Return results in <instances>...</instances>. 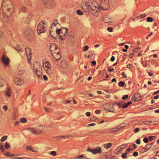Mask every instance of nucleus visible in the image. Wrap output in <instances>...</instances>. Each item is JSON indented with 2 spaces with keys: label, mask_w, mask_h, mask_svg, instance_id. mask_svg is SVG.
Here are the masks:
<instances>
[{
  "label": "nucleus",
  "mask_w": 159,
  "mask_h": 159,
  "mask_svg": "<svg viewBox=\"0 0 159 159\" xmlns=\"http://www.w3.org/2000/svg\"><path fill=\"white\" fill-rule=\"evenodd\" d=\"M14 10V4L10 0H4L2 3V11L0 10V19L4 20L10 16Z\"/></svg>",
  "instance_id": "1"
},
{
  "label": "nucleus",
  "mask_w": 159,
  "mask_h": 159,
  "mask_svg": "<svg viewBox=\"0 0 159 159\" xmlns=\"http://www.w3.org/2000/svg\"><path fill=\"white\" fill-rule=\"evenodd\" d=\"M51 127L49 125H38L36 128L31 127L26 129L28 131H30L34 134H39L43 132L46 131L48 130H52Z\"/></svg>",
  "instance_id": "2"
},
{
  "label": "nucleus",
  "mask_w": 159,
  "mask_h": 159,
  "mask_svg": "<svg viewBox=\"0 0 159 159\" xmlns=\"http://www.w3.org/2000/svg\"><path fill=\"white\" fill-rule=\"evenodd\" d=\"M33 66L35 73L39 79H42V67L40 63L35 61L33 63Z\"/></svg>",
  "instance_id": "3"
},
{
  "label": "nucleus",
  "mask_w": 159,
  "mask_h": 159,
  "mask_svg": "<svg viewBox=\"0 0 159 159\" xmlns=\"http://www.w3.org/2000/svg\"><path fill=\"white\" fill-rule=\"evenodd\" d=\"M68 29L66 28H62V29H59L56 30V34L59 36L60 39L64 40L67 36Z\"/></svg>",
  "instance_id": "4"
},
{
  "label": "nucleus",
  "mask_w": 159,
  "mask_h": 159,
  "mask_svg": "<svg viewBox=\"0 0 159 159\" xmlns=\"http://www.w3.org/2000/svg\"><path fill=\"white\" fill-rule=\"evenodd\" d=\"M47 29V25L45 21H42L38 25L37 32L38 34L45 33Z\"/></svg>",
  "instance_id": "5"
},
{
  "label": "nucleus",
  "mask_w": 159,
  "mask_h": 159,
  "mask_svg": "<svg viewBox=\"0 0 159 159\" xmlns=\"http://www.w3.org/2000/svg\"><path fill=\"white\" fill-rule=\"evenodd\" d=\"M88 2L90 9L93 11H95L96 12L98 13L99 11V9L97 2L93 0H90Z\"/></svg>",
  "instance_id": "6"
},
{
  "label": "nucleus",
  "mask_w": 159,
  "mask_h": 159,
  "mask_svg": "<svg viewBox=\"0 0 159 159\" xmlns=\"http://www.w3.org/2000/svg\"><path fill=\"white\" fill-rule=\"evenodd\" d=\"M43 66L45 72L48 74L50 75L52 73L51 65L48 61L46 60L43 61Z\"/></svg>",
  "instance_id": "7"
},
{
  "label": "nucleus",
  "mask_w": 159,
  "mask_h": 159,
  "mask_svg": "<svg viewBox=\"0 0 159 159\" xmlns=\"http://www.w3.org/2000/svg\"><path fill=\"white\" fill-rule=\"evenodd\" d=\"M100 8L102 10L106 11L109 8V1L107 0H102L100 3Z\"/></svg>",
  "instance_id": "8"
},
{
  "label": "nucleus",
  "mask_w": 159,
  "mask_h": 159,
  "mask_svg": "<svg viewBox=\"0 0 159 159\" xmlns=\"http://www.w3.org/2000/svg\"><path fill=\"white\" fill-rule=\"evenodd\" d=\"M114 106L113 104L107 103L104 104L103 107L107 111L114 112L115 111Z\"/></svg>",
  "instance_id": "9"
},
{
  "label": "nucleus",
  "mask_w": 159,
  "mask_h": 159,
  "mask_svg": "<svg viewBox=\"0 0 159 159\" xmlns=\"http://www.w3.org/2000/svg\"><path fill=\"white\" fill-rule=\"evenodd\" d=\"M26 37L29 40H31L34 38V32L31 30H28L25 32Z\"/></svg>",
  "instance_id": "10"
},
{
  "label": "nucleus",
  "mask_w": 159,
  "mask_h": 159,
  "mask_svg": "<svg viewBox=\"0 0 159 159\" xmlns=\"http://www.w3.org/2000/svg\"><path fill=\"white\" fill-rule=\"evenodd\" d=\"M54 2L52 0H44L43 6L47 8H50L53 6Z\"/></svg>",
  "instance_id": "11"
},
{
  "label": "nucleus",
  "mask_w": 159,
  "mask_h": 159,
  "mask_svg": "<svg viewBox=\"0 0 159 159\" xmlns=\"http://www.w3.org/2000/svg\"><path fill=\"white\" fill-rule=\"evenodd\" d=\"M87 151L91 152L93 153L96 154L98 153H100L101 152V149L99 147H97L95 149H91L89 148H88L87 149Z\"/></svg>",
  "instance_id": "12"
},
{
  "label": "nucleus",
  "mask_w": 159,
  "mask_h": 159,
  "mask_svg": "<svg viewBox=\"0 0 159 159\" xmlns=\"http://www.w3.org/2000/svg\"><path fill=\"white\" fill-rule=\"evenodd\" d=\"M15 84L17 85H21L23 84L24 81L23 79L19 77H16L14 79Z\"/></svg>",
  "instance_id": "13"
},
{
  "label": "nucleus",
  "mask_w": 159,
  "mask_h": 159,
  "mask_svg": "<svg viewBox=\"0 0 159 159\" xmlns=\"http://www.w3.org/2000/svg\"><path fill=\"white\" fill-rule=\"evenodd\" d=\"M25 54L27 55V60L29 63L31 62L30 59H31V52L29 48H26L25 49Z\"/></svg>",
  "instance_id": "14"
},
{
  "label": "nucleus",
  "mask_w": 159,
  "mask_h": 159,
  "mask_svg": "<svg viewBox=\"0 0 159 159\" xmlns=\"http://www.w3.org/2000/svg\"><path fill=\"white\" fill-rule=\"evenodd\" d=\"M2 61L3 63L6 66H7L8 64L9 63L10 60L9 58L6 56L5 55H3L1 57Z\"/></svg>",
  "instance_id": "15"
},
{
  "label": "nucleus",
  "mask_w": 159,
  "mask_h": 159,
  "mask_svg": "<svg viewBox=\"0 0 159 159\" xmlns=\"http://www.w3.org/2000/svg\"><path fill=\"white\" fill-rule=\"evenodd\" d=\"M82 7L84 11L87 12L90 11V8L88 1V3H85L82 5Z\"/></svg>",
  "instance_id": "16"
},
{
  "label": "nucleus",
  "mask_w": 159,
  "mask_h": 159,
  "mask_svg": "<svg viewBox=\"0 0 159 159\" xmlns=\"http://www.w3.org/2000/svg\"><path fill=\"white\" fill-rule=\"evenodd\" d=\"M5 95L8 98L11 97L12 96V91L9 88H8L6 89L5 92Z\"/></svg>",
  "instance_id": "17"
},
{
  "label": "nucleus",
  "mask_w": 159,
  "mask_h": 159,
  "mask_svg": "<svg viewBox=\"0 0 159 159\" xmlns=\"http://www.w3.org/2000/svg\"><path fill=\"white\" fill-rule=\"evenodd\" d=\"M52 55L54 59L57 61L59 60L61 57V55L58 52L53 53Z\"/></svg>",
  "instance_id": "18"
},
{
  "label": "nucleus",
  "mask_w": 159,
  "mask_h": 159,
  "mask_svg": "<svg viewBox=\"0 0 159 159\" xmlns=\"http://www.w3.org/2000/svg\"><path fill=\"white\" fill-rule=\"evenodd\" d=\"M57 47L54 43H51L50 46V50H51V53H52V51L56 50L57 49Z\"/></svg>",
  "instance_id": "19"
},
{
  "label": "nucleus",
  "mask_w": 159,
  "mask_h": 159,
  "mask_svg": "<svg viewBox=\"0 0 159 159\" xmlns=\"http://www.w3.org/2000/svg\"><path fill=\"white\" fill-rule=\"evenodd\" d=\"M112 19L110 16H107L104 19V21L106 23H110L112 22Z\"/></svg>",
  "instance_id": "20"
},
{
  "label": "nucleus",
  "mask_w": 159,
  "mask_h": 159,
  "mask_svg": "<svg viewBox=\"0 0 159 159\" xmlns=\"http://www.w3.org/2000/svg\"><path fill=\"white\" fill-rule=\"evenodd\" d=\"M119 129H120V127H117L116 128L109 129L108 132L112 133L117 131Z\"/></svg>",
  "instance_id": "21"
},
{
  "label": "nucleus",
  "mask_w": 159,
  "mask_h": 159,
  "mask_svg": "<svg viewBox=\"0 0 159 159\" xmlns=\"http://www.w3.org/2000/svg\"><path fill=\"white\" fill-rule=\"evenodd\" d=\"M131 103L132 102L131 101L128 102L127 103H126L125 102H122L121 104L122 106L121 107H122L123 108H125L128 107L129 105L131 104Z\"/></svg>",
  "instance_id": "22"
},
{
  "label": "nucleus",
  "mask_w": 159,
  "mask_h": 159,
  "mask_svg": "<svg viewBox=\"0 0 159 159\" xmlns=\"http://www.w3.org/2000/svg\"><path fill=\"white\" fill-rule=\"evenodd\" d=\"M61 66L63 68H66L67 66V61L65 60H62L61 62Z\"/></svg>",
  "instance_id": "23"
},
{
  "label": "nucleus",
  "mask_w": 159,
  "mask_h": 159,
  "mask_svg": "<svg viewBox=\"0 0 159 159\" xmlns=\"http://www.w3.org/2000/svg\"><path fill=\"white\" fill-rule=\"evenodd\" d=\"M56 25H53V23H52V24L51 29H50L49 30L50 35H51V36L53 38L54 37L52 36V32H53V31L55 30L54 27H55Z\"/></svg>",
  "instance_id": "24"
},
{
  "label": "nucleus",
  "mask_w": 159,
  "mask_h": 159,
  "mask_svg": "<svg viewBox=\"0 0 159 159\" xmlns=\"http://www.w3.org/2000/svg\"><path fill=\"white\" fill-rule=\"evenodd\" d=\"M26 149L27 150L32 151L34 152H37L34 151L33 147L30 145L27 146L26 148Z\"/></svg>",
  "instance_id": "25"
},
{
  "label": "nucleus",
  "mask_w": 159,
  "mask_h": 159,
  "mask_svg": "<svg viewBox=\"0 0 159 159\" xmlns=\"http://www.w3.org/2000/svg\"><path fill=\"white\" fill-rule=\"evenodd\" d=\"M124 146L125 147H126L127 145L126 144H123L121 146L118 147L116 149V150L118 152H120L122 149H124V148H122V146Z\"/></svg>",
  "instance_id": "26"
},
{
  "label": "nucleus",
  "mask_w": 159,
  "mask_h": 159,
  "mask_svg": "<svg viewBox=\"0 0 159 159\" xmlns=\"http://www.w3.org/2000/svg\"><path fill=\"white\" fill-rule=\"evenodd\" d=\"M13 48L16 51H18L20 53V52H21L22 51V49L20 48L19 46L18 45L16 47H13Z\"/></svg>",
  "instance_id": "27"
},
{
  "label": "nucleus",
  "mask_w": 159,
  "mask_h": 159,
  "mask_svg": "<svg viewBox=\"0 0 159 159\" xmlns=\"http://www.w3.org/2000/svg\"><path fill=\"white\" fill-rule=\"evenodd\" d=\"M25 72V70L23 69H18V74L19 75H22Z\"/></svg>",
  "instance_id": "28"
},
{
  "label": "nucleus",
  "mask_w": 159,
  "mask_h": 159,
  "mask_svg": "<svg viewBox=\"0 0 159 159\" xmlns=\"http://www.w3.org/2000/svg\"><path fill=\"white\" fill-rule=\"evenodd\" d=\"M112 145V144L111 143H109L107 144H105L104 145V147L105 148L108 149L110 148Z\"/></svg>",
  "instance_id": "29"
},
{
  "label": "nucleus",
  "mask_w": 159,
  "mask_h": 159,
  "mask_svg": "<svg viewBox=\"0 0 159 159\" xmlns=\"http://www.w3.org/2000/svg\"><path fill=\"white\" fill-rule=\"evenodd\" d=\"M152 146V143H149L146 145L145 148H146V150L148 151L149 150Z\"/></svg>",
  "instance_id": "30"
},
{
  "label": "nucleus",
  "mask_w": 159,
  "mask_h": 159,
  "mask_svg": "<svg viewBox=\"0 0 159 159\" xmlns=\"http://www.w3.org/2000/svg\"><path fill=\"white\" fill-rule=\"evenodd\" d=\"M119 85L121 87H125L124 86V85H125V83L123 81H120L119 83Z\"/></svg>",
  "instance_id": "31"
},
{
  "label": "nucleus",
  "mask_w": 159,
  "mask_h": 159,
  "mask_svg": "<svg viewBox=\"0 0 159 159\" xmlns=\"http://www.w3.org/2000/svg\"><path fill=\"white\" fill-rule=\"evenodd\" d=\"M142 64L144 67H146L148 66V63L146 61H144L142 62Z\"/></svg>",
  "instance_id": "32"
},
{
  "label": "nucleus",
  "mask_w": 159,
  "mask_h": 159,
  "mask_svg": "<svg viewBox=\"0 0 159 159\" xmlns=\"http://www.w3.org/2000/svg\"><path fill=\"white\" fill-rule=\"evenodd\" d=\"M4 147L7 149L9 148H10V146L9 143L6 142L5 144Z\"/></svg>",
  "instance_id": "33"
},
{
  "label": "nucleus",
  "mask_w": 159,
  "mask_h": 159,
  "mask_svg": "<svg viewBox=\"0 0 159 159\" xmlns=\"http://www.w3.org/2000/svg\"><path fill=\"white\" fill-rule=\"evenodd\" d=\"M84 158L83 155H80L75 157V159H83Z\"/></svg>",
  "instance_id": "34"
},
{
  "label": "nucleus",
  "mask_w": 159,
  "mask_h": 159,
  "mask_svg": "<svg viewBox=\"0 0 159 159\" xmlns=\"http://www.w3.org/2000/svg\"><path fill=\"white\" fill-rule=\"evenodd\" d=\"M7 138V137L6 136H3L1 139V141L3 142L5 141Z\"/></svg>",
  "instance_id": "35"
},
{
  "label": "nucleus",
  "mask_w": 159,
  "mask_h": 159,
  "mask_svg": "<svg viewBox=\"0 0 159 159\" xmlns=\"http://www.w3.org/2000/svg\"><path fill=\"white\" fill-rule=\"evenodd\" d=\"M20 121L21 122L24 123L26 122L27 120L25 118H22L20 119Z\"/></svg>",
  "instance_id": "36"
},
{
  "label": "nucleus",
  "mask_w": 159,
  "mask_h": 159,
  "mask_svg": "<svg viewBox=\"0 0 159 159\" xmlns=\"http://www.w3.org/2000/svg\"><path fill=\"white\" fill-rule=\"evenodd\" d=\"M68 137H69L68 136H58L57 137V139H59V138H61V139H62V138L66 139V138H68Z\"/></svg>",
  "instance_id": "37"
},
{
  "label": "nucleus",
  "mask_w": 159,
  "mask_h": 159,
  "mask_svg": "<svg viewBox=\"0 0 159 159\" xmlns=\"http://www.w3.org/2000/svg\"><path fill=\"white\" fill-rule=\"evenodd\" d=\"M144 123L146 125H149L152 124V122L151 121H145Z\"/></svg>",
  "instance_id": "38"
},
{
  "label": "nucleus",
  "mask_w": 159,
  "mask_h": 159,
  "mask_svg": "<svg viewBox=\"0 0 159 159\" xmlns=\"http://www.w3.org/2000/svg\"><path fill=\"white\" fill-rule=\"evenodd\" d=\"M147 20L148 22H151L153 21V19L152 17H149L147 18Z\"/></svg>",
  "instance_id": "39"
},
{
  "label": "nucleus",
  "mask_w": 159,
  "mask_h": 159,
  "mask_svg": "<svg viewBox=\"0 0 159 159\" xmlns=\"http://www.w3.org/2000/svg\"><path fill=\"white\" fill-rule=\"evenodd\" d=\"M50 154L53 156H55L56 155V152L55 151H52L50 152Z\"/></svg>",
  "instance_id": "40"
},
{
  "label": "nucleus",
  "mask_w": 159,
  "mask_h": 159,
  "mask_svg": "<svg viewBox=\"0 0 159 159\" xmlns=\"http://www.w3.org/2000/svg\"><path fill=\"white\" fill-rule=\"evenodd\" d=\"M77 13L79 15H82L83 14V13L80 10H78L76 11Z\"/></svg>",
  "instance_id": "41"
},
{
  "label": "nucleus",
  "mask_w": 159,
  "mask_h": 159,
  "mask_svg": "<svg viewBox=\"0 0 159 159\" xmlns=\"http://www.w3.org/2000/svg\"><path fill=\"white\" fill-rule=\"evenodd\" d=\"M20 9L21 10L25 12L26 11V8L24 7H21Z\"/></svg>",
  "instance_id": "42"
},
{
  "label": "nucleus",
  "mask_w": 159,
  "mask_h": 159,
  "mask_svg": "<svg viewBox=\"0 0 159 159\" xmlns=\"http://www.w3.org/2000/svg\"><path fill=\"white\" fill-rule=\"evenodd\" d=\"M146 16V15L145 14H143L140 16H138V18H143Z\"/></svg>",
  "instance_id": "43"
},
{
  "label": "nucleus",
  "mask_w": 159,
  "mask_h": 159,
  "mask_svg": "<svg viewBox=\"0 0 159 159\" xmlns=\"http://www.w3.org/2000/svg\"><path fill=\"white\" fill-rule=\"evenodd\" d=\"M88 48H89L88 46L87 45L85 46V47H84V48H83L84 51V52L87 51L88 50Z\"/></svg>",
  "instance_id": "44"
},
{
  "label": "nucleus",
  "mask_w": 159,
  "mask_h": 159,
  "mask_svg": "<svg viewBox=\"0 0 159 159\" xmlns=\"http://www.w3.org/2000/svg\"><path fill=\"white\" fill-rule=\"evenodd\" d=\"M129 96L128 95H126L123 96L122 99L125 100L127 99L128 98Z\"/></svg>",
  "instance_id": "45"
},
{
  "label": "nucleus",
  "mask_w": 159,
  "mask_h": 159,
  "mask_svg": "<svg viewBox=\"0 0 159 159\" xmlns=\"http://www.w3.org/2000/svg\"><path fill=\"white\" fill-rule=\"evenodd\" d=\"M127 155V153L126 152H125V153H124L122 154V155L121 156V157L123 158H125L126 157Z\"/></svg>",
  "instance_id": "46"
},
{
  "label": "nucleus",
  "mask_w": 159,
  "mask_h": 159,
  "mask_svg": "<svg viewBox=\"0 0 159 159\" xmlns=\"http://www.w3.org/2000/svg\"><path fill=\"white\" fill-rule=\"evenodd\" d=\"M143 141L145 143H147L148 141V139L146 137L143 139Z\"/></svg>",
  "instance_id": "47"
},
{
  "label": "nucleus",
  "mask_w": 159,
  "mask_h": 159,
  "mask_svg": "<svg viewBox=\"0 0 159 159\" xmlns=\"http://www.w3.org/2000/svg\"><path fill=\"white\" fill-rule=\"evenodd\" d=\"M152 159H159V155H157L155 156L154 157H152Z\"/></svg>",
  "instance_id": "48"
},
{
  "label": "nucleus",
  "mask_w": 159,
  "mask_h": 159,
  "mask_svg": "<svg viewBox=\"0 0 159 159\" xmlns=\"http://www.w3.org/2000/svg\"><path fill=\"white\" fill-rule=\"evenodd\" d=\"M53 25H56L57 24H59V23H58L57 21V20H54L53 21Z\"/></svg>",
  "instance_id": "49"
},
{
  "label": "nucleus",
  "mask_w": 159,
  "mask_h": 159,
  "mask_svg": "<svg viewBox=\"0 0 159 159\" xmlns=\"http://www.w3.org/2000/svg\"><path fill=\"white\" fill-rule=\"evenodd\" d=\"M0 149L1 151L2 152H4L5 150L4 148H3V145H0Z\"/></svg>",
  "instance_id": "50"
},
{
  "label": "nucleus",
  "mask_w": 159,
  "mask_h": 159,
  "mask_svg": "<svg viewBox=\"0 0 159 159\" xmlns=\"http://www.w3.org/2000/svg\"><path fill=\"white\" fill-rule=\"evenodd\" d=\"M14 158L16 159H24L25 158H26V157H14Z\"/></svg>",
  "instance_id": "51"
},
{
  "label": "nucleus",
  "mask_w": 159,
  "mask_h": 159,
  "mask_svg": "<svg viewBox=\"0 0 159 159\" xmlns=\"http://www.w3.org/2000/svg\"><path fill=\"white\" fill-rule=\"evenodd\" d=\"M125 125V124H121L120 126H118L117 127H120V129L121 128L124 127Z\"/></svg>",
  "instance_id": "52"
},
{
  "label": "nucleus",
  "mask_w": 159,
  "mask_h": 159,
  "mask_svg": "<svg viewBox=\"0 0 159 159\" xmlns=\"http://www.w3.org/2000/svg\"><path fill=\"white\" fill-rule=\"evenodd\" d=\"M155 136H150L149 137V139L150 140H152L154 139Z\"/></svg>",
  "instance_id": "53"
},
{
  "label": "nucleus",
  "mask_w": 159,
  "mask_h": 159,
  "mask_svg": "<svg viewBox=\"0 0 159 159\" xmlns=\"http://www.w3.org/2000/svg\"><path fill=\"white\" fill-rule=\"evenodd\" d=\"M3 109L5 111H7V107L5 105L3 107Z\"/></svg>",
  "instance_id": "54"
},
{
  "label": "nucleus",
  "mask_w": 159,
  "mask_h": 159,
  "mask_svg": "<svg viewBox=\"0 0 159 159\" xmlns=\"http://www.w3.org/2000/svg\"><path fill=\"white\" fill-rule=\"evenodd\" d=\"M139 131V128H136L134 130V131L135 133H136Z\"/></svg>",
  "instance_id": "55"
},
{
  "label": "nucleus",
  "mask_w": 159,
  "mask_h": 159,
  "mask_svg": "<svg viewBox=\"0 0 159 159\" xmlns=\"http://www.w3.org/2000/svg\"><path fill=\"white\" fill-rule=\"evenodd\" d=\"M16 155L15 154H9V157L10 158L12 157L15 156H16Z\"/></svg>",
  "instance_id": "56"
},
{
  "label": "nucleus",
  "mask_w": 159,
  "mask_h": 159,
  "mask_svg": "<svg viewBox=\"0 0 159 159\" xmlns=\"http://www.w3.org/2000/svg\"><path fill=\"white\" fill-rule=\"evenodd\" d=\"M9 154H10L9 153V152L8 151L6 152H4L5 155L7 157H9Z\"/></svg>",
  "instance_id": "57"
},
{
  "label": "nucleus",
  "mask_w": 159,
  "mask_h": 159,
  "mask_svg": "<svg viewBox=\"0 0 159 159\" xmlns=\"http://www.w3.org/2000/svg\"><path fill=\"white\" fill-rule=\"evenodd\" d=\"M107 30L110 32H111L112 31V28L111 27H108L107 29Z\"/></svg>",
  "instance_id": "58"
},
{
  "label": "nucleus",
  "mask_w": 159,
  "mask_h": 159,
  "mask_svg": "<svg viewBox=\"0 0 159 159\" xmlns=\"http://www.w3.org/2000/svg\"><path fill=\"white\" fill-rule=\"evenodd\" d=\"M138 155V153L137 152H135L133 154V155L134 157L137 156Z\"/></svg>",
  "instance_id": "59"
},
{
  "label": "nucleus",
  "mask_w": 159,
  "mask_h": 159,
  "mask_svg": "<svg viewBox=\"0 0 159 159\" xmlns=\"http://www.w3.org/2000/svg\"><path fill=\"white\" fill-rule=\"evenodd\" d=\"M97 119V118L95 117H93L90 118V120L92 121L95 120H96Z\"/></svg>",
  "instance_id": "60"
},
{
  "label": "nucleus",
  "mask_w": 159,
  "mask_h": 159,
  "mask_svg": "<svg viewBox=\"0 0 159 159\" xmlns=\"http://www.w3.org/2000/svg\"><path fill=\"white\" fill-rule=\"evenodd\" d=\"M139 48H136L134 50L133 52H137L139 51Z\"/></svg>",
  "instance_id": "61"
},
{
  "label": "nucleus",
  "mask_w": 159,
  "mask_h": 159,
  "mask_svg": "<svg viewBox=\"0 0 159 159\" xmlns=\"http://www.w3.org/2000/svg\"><path fill=\"white\" fill-rule=\"evenodd\" d=\"M141 152H145L146 151H147V150H146V148L145 147V148H142L141 149Z\"/></svg>",
  "instance_id": "62"
},
{
  "label": "nucleus",
  "mask_w": 159,
  "mask_h": 159,
  "mask_svg": "<svg viewBox=\"0 0 159 159\" xmlns=\"http://www.w3.org/2000/svg\"><path fill=\"white\" fill-rule=\"evenodd\" d=\"M44 109L46 111L48 112H50V109L48 107H44Z\"/></svg>",
  "instance_id": "63"
},
{
  "label": "nucleus",
  "mask_w": 159,
  "mask_h": 159,
  "mask_svg": "<svg viewBox=\"0 0 159 159\" xmlns=\"http://www.w3.org/2000/svg\"><path fill=\"white\" fill-rule=\"evenodd\" d=\"M131 151V149L130 148H129L125 150V152H126L127 153H128L129 152Z\"/></svg>",
  "instance_id": "64"
}]
</instances>
